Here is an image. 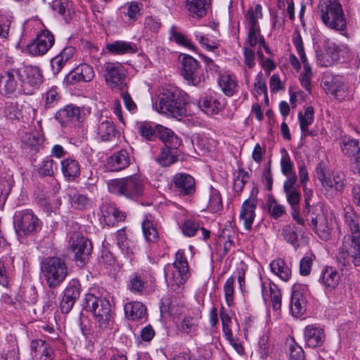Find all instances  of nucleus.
<instances>
[{"label": "nucleus", "instance_id": "1", "mask_svg": "<svg viewBox=\"0 0 360 360\" xmlns=\"http://www.w3.org/2000/svg\"><path fill=\"white\" fill-rule=\"evenodd\" d=\"M345 234L337 255L338 264L346 269L360 266L359 217L352 207L344 210Z\"/></svg>", "mask_w": 360, "mask_h": 360}, {"label": "nucleus", "instance_id": "2", "mask_svg": "<svg viewBox=\"0 0 360 360\" xmlns=\"http://www.w3.org/2000/svg\"><path fill=\"white\" fill-rule=\"evenodd\" d=\"M110 193L135 200L141 197L145 191L146 180L134 174L124 178L111 179L107 183Z\"/></svg>", "mask_w": 360, "mask_h": 360}, {"label": "nucleus", "instance_id": "3", "mask_svg": "<svg viewBox=\"0 0 360 360\" xmlns=\"http://www.w3.org/2000/svg\"><path fill=\"white\" fill-rule=\"evenodd\" d=\"M82 306L86 311L93 314L97 327L99 329L98 333L110 328L112 310L111 304L108 300L89 293L85 295Z\"/></svg>", "mask_w": 360, "mask_h": 360}, {"label": "nucleus", "instance_id": "4", "mask_svg": "<svg viewBox=\"0 0 360 360\" xmlns=\"http://www.w3.org/2000/svg\"><path fill=\"white\" fill-rule=\"evenodd\" d=\"M165 274L168 288L172 291L180 292L190 276L188 262L182 250L176 252L173 264L166 267Z\"/></svg>", "mask_w": 360, "mask_h": 360}, {"label": "nucleus", "instance_id": "5", "mask_svg": "<svg viewBox=\"0 0 360 360\" xmlns=\"http://www.w3.org/2000/svg\"><path fill=\"white\" fill-rule=\"evenodd\" d=\"M41 271L50 288L59 286L68 276L65 261L59 257H48L41 264Z\"/></svg>", "mask_w": 360, "mask_h": 360}, {"label": "nucleus", "instance_id": "6", "mask_svg": "<svg viewBox=\"0 0 360 360\" xmlns=\"http://www.w3.org/2000/svg\"><path fill=\"white\" fill-rule=\"evenodd\" d=\"M155 108L160 113L178 119L186 115V103L183 98L169 91L160 95L158 103H155Z\"/></svg>", "mask_w": 360, "mask_h": 360}, {"label": "nucleus", "instance_id": "7", "mask_svg": "<svg viewBox=\"0 0 360 360\" xmlns=\"http://www.w3.org/2000/svg\"><path fill=\"white\" fill-rule=\"evenodd\" d=\"M13 225L18 236H26L37 232L41 221L31 210H23L15 212Z\"/></svg>", "mask_w": 360, "mask_h": 360}, {"label": "nucleus", "instance_id": "8", "mask_svg": "<svg viewBox=\"0 0 360 360\" xmlns=\"http://www.w3.org/2000/svg\"><path fill=\"white\" fill-rule=\"evenodd\" d=\"M101 70L107 85L112 89L121 90L125 85L127 71L118 62H105Z\"/></svg>", "mask_w": 360, "mask_h": 360}, {"label": "nucleus", "instance_id": "9", "mask_svg": "<svg viewBox=\"0 0 360 360\" xmlns=\"http://www.w3.org/2000/svg\"><path fill=\"white\" fill-rule=\"evenodd\" d=\"M310 225L321 239L328 240L330 238L333 220L328 217V212L322 207H316L313 210Z\"/></svg>", "mask_w": 360, "mask_h": 360}, {"label": "nucleus", "instance_id": "10", "mask_svg": "<svg viewBox=\"0 0 360 360\" xmlns=\"http://www.w3.org/2000/svg\"><path fill=\"white\" fill-rule=\"evenodd\" d=\"M55 38L51 31L44 27L39 31L34 39L27 45V51L34 56L45 55L53 46Z\"/></svg>", "mask_w": 360, "mask_h": 360}, {"label": "nucleus", "instance_id": "11", "mask_svg": "<svg viewBox=\"0 0 360 360\" xmlns=\"http://www.w3.org/2000/svg\"><path fill=\"white\" fill-rule=\"evenodd\" d=\"M323 83L326 93L333 95L336 99L342 101L349 98V86L342 77L326 75Z\"/></svg>", "mask_w": 360, "mask_h": 360}, {"label": "nucleus", "instance_id": "12", "mask_svg": "<svg viewBox=\"0 0 360 360\" xmlns=\"http://www.w3.org/2000/svg\"><path fill=\"white\" fill-rule=\"evenodd\" d=\"M319 8L323 22H338L345 20L342 6L338 0H320Z\"/></svg>", "mask_w": 360, "mask_h": 360}, {"label": "nucleus", "instance_id": "13", "mask_svg": "<svg viewBox=\"0 0 360 360\" xmlns=\"http://www.w3.org/2000/svg\"><path fill=\"white\" fill-rule=\"evenodd\" d=\"M70 246L75 253L77 261L82 264L86 261L91 252V242L79 233H74L70 240Z\"/></svg>", "mask_w": 360, "mask_h": 360}, {"label": "nucleus", "instance_id": "14", "mask_svg": "<svg viewBox=\"0 0 360 360\" xmlns=\"http://www.w3.org/2000/svg\"><path fill=\"white\" fill-rule=\"evenodd\" d=\"M257 205V198L252 193L250 198L246 199L241 205L239 220L242 222L245 229L247 231H250L252 229V225L256 217Z\"/></svg>", "mask_w": 360, "mask_h": 360}, {"label": "nucleus", "instance_id": "15", "mask_svg": "<svg viewBox=\"0 0 360 360\" xmlns=\"http://www.w3.org/2000/svg\"><path fill=\"white\" fill-rule=\"evenodd\" d=\"M22 87L18 68H10L0 74V92L12 94Z\"/></svg>", "mask_w": 360, "mask_h": 360}, {"label": "nucleus", "instance_id": "16", "mask_svg": "<svg viewBox=\"0 0 360 360\" xmlns=\"http://www.w3.org/2000/svg\"><path fill=\"white\" fill-rule=\"evenodd\" d=\"M21 86L38 88L43 82L41 70L37 66L25 65L18 68Z\"/></svg>", "mask_w": 360, "mask_h": 360}, {"label": "nucleus", "instance_id": "17", "mask_svg": "<svg viewBox=\"0 0 360 360\" xmlns=\"http://www.w3.org/2000/svg\"><path fill=\"white\" fill-rule=\"evenodd\" d=\"M95 76L93 68L86 63H82L68 74L64 82L69 85H73L80 82H90Z\"/></svg>", "mask_w": 360, "mask_h": 360}, {"label": "nucleus", "instance_id": "18", "mask_svg": "<svg viewBox=\"0 0 360 360\" xmlns=\"http://www.w3.org/2000/svg\"><path fill=\"white\" fill-rule=\"evenodd\" d=\"M306 292V285L298 283L293 285L290 302V310L293 315L300 316L305 311L307 304Z\"/></svg>", "mask_w": 360, "mask_h": 360}, {"label": "nucleus", "instance_id": "19", "mask_svg": "<svg viewBox=\"0 0 360 360\" xmlns=\"http://www.w3.org/2000/svg\"><path fill=\"white\" fill-rule=\"evenodd\" d=\"M175 191L180 195H191L195 192V180L189 174L178 173L172 179Z\"/></svg>", "mask_w": 360, "mask_h": 360}, {"label": "nucleus", "instance_id": "20", "mask_svg": "<svg viewBox=\"0 0 360 360\" xmlns=\"http://www.w3.org/2000/svg\"><path fill=\"white\" fill-rule=\"evenodd\" d=\"M317 176L323 188L327 191H341L345 186V178L342 173H336L333 178L328 177L322 168H317Z\"/></svg>", "mask_w": 360, "mask_h": 360}, {"label": "nucleus", "instance_id": "21", "mask_svg": "<svg viewBox=\"0 0 360 360\" xmlns=\"http://www.w3.org/2000/svg\"><path fill=\"white\" fill-rule=\"evenodd\" d=\"M212 0H185V7L195 20L205 17L211 8Z\"/></svg>", "mask_w": 360, "mask_h": 360}, {"label": "nucleus", "instance_id": "22", "mask_svg": "<svg viewBox=\"0 0 360 360\" xmlns=\"http://www.w3.org/2000/svg\"><path fill=\"white\" fill-rule=\"evenodd\" d=\"M182 75L188 82L193 86H197L200 82L197 77L196 71L198 68V61L189 55H183L182 58Z\"/></svg>", "mask_w": 360, "mask_h": 360}, {"label": "nucleus", "instance_id": "23", "mask_svg": "<svg viewBox=\"0 0 360 360\" xmlns=\"http://www.w3.org/2000/svg\"><path fill=\"white\" fill-rule=\"evenodd\" d=\"M56 118L62 126L70 124H77L80 122L81 111L78 107L72 105H67L56 113Z\"/></svg>", "mask_w": 360, "mask_h": 360}, {"label": "nucleus", "instance_id": "24", "mask_svg": "<svg viewBox=\"0 0 360 360\" xmlns=\"http://www.w3.org/2000/svg\"><path fill=\"white\" fill-rule=\"evenodd\" d=\"M31 354L37 360H53V351L44 340H32L30 345Z\"/></svg>", "mask_w": 360, "mask_h": 360}, {"label": "nucleus", "instance_id": "25", "mask_svg": "<svg viewBox=\"0 0 360 360\" xmlns=\"http://www.w3.org/2000/svg\"><path fill=\"white\" fill-rule=\"evenodd\" d=\"M101 212L100 220L108 226H114L124 218V215L112 204H103Z\"/></svg>", "mask_w": 360, "mask_h": 360}, {"label": "nucleus", "instance_id": "26", "mask_svg": "<svg viewBox=\"0 0 360 360\" xmlns=\"http://www.w3.org/2000/svg\"><path fill=\"white\" fill-rule=\"evenodd\" d=\"M61 172L65 179L75 181L80 176L79 161L72 157H68L60 162Z\"/></svg>", "mask_w": 360, "mask_h": 360}, {"label": "nucleus", "instance_id": "27", "mask_svg": "<svg viewBox=\"0 0 360 360\" xmlns=\"http://www.w3.org/2000/svg\"><path fill=\"white\" fill-rule=\"evenodd\" d=\"M262 292L265 302L271 299L274 309H279L281 307V293L276 285L272 282L262 283Z\"/></svg>", "mask_w": 360, "mask_h": 360}, {"label": "nucleus", "instance_id": "28", "mask_svg": "<svg viewBox=\"0 0 360 360\" xmlns=\"http://www.w3.org/2000/svg\"><path fill=\"white\" fill-rule=\"evenodd\" d=\"M130 163L129 153L127 150L122 149L108 158L107 165L112 171H120L127 168Z\"/></svg>", "mask_w": 360, "mask_h": 360}, {"label": "nucleus", "instance_id": "29", "mask_svg": "<svg viewBox=\"0 0 360 360\" xmlns=\"http://www.w3.org/2000/svg\"><path fill=\"white\" fill-rule=\"evenodd\" d=\"M340 276L339 272L333 267H326L321 273L319 281L328 291H332L339 284Z\"/></svg>", "mask_w": 360, "mask_h": 360}, {"label": "nucleus", "instance_id": "30", "mask_svg": "<svg viewBox=\"0 0 360 360\" xmlns=\"http://www.w3.org/2000/svg\"><path fill=\"white\" fill-rule=\"evenodd\" d=\"M304 339L309 347H316L321 345L325 340L323 330L315 326H308L304 330Z\"/></svg>", "mask_w": 360, "mask_h": 360}, {"label": "nucleus", "instance_id": "31", "mask_svg": "<svg viewBox=\"0 0 360 360\" xmlns=\"http://www.w3.org/2000/svg\"><path fill=\"white\" fill-rule=\"evenodd\" d=\"M116 134V129L113 122L108 119H101L96 128V134L101 141H111Z\"/></svg>", "mask_w": 360, "mask_h": 360}, {"label": "nucleus", "instance_id": "32", "mask_svg": "<svg viewBox=\"0 0 360 360\" xmlns=\"http://www.w3.org/2000/svg\"><path fill=\"white\" fill-rule=\"evenodd\" d=\"M177 148L168 146L163 148L156 158V162L162 167H169L176 162L180 155V152L177 150Z\"/></svg>", "mask_w": 360, "mask_h": 360}, {"label": "nucleus", "instance_id": "33", "mask_svg": "<svg viewBox=\"0 0 360 360\" xmlns=\"http://www.w3.org/2000/svg\"><path fill=\"white\" fill-rule=\"evenodd\" d=\"M14 269L13 258L4 256L0 259V285L8 287Z\"/></svg>", "mask_w": 360, "mask_h": 360}, {"label": "nucleus", "instance_id": "34", "mask_svg": "<svg viewBox=\"0 0 360 360\" xmlns=\"http://www.w3.org/2000/svg\"><path fill=\"white\" fill-rule=\"evenodd\" d=\"M124 313L129 319L141 320L146 316V308L141 302H130L125 304Z\"/></svg>", "mask_w": 360, "mask_h": 360}, {"label": "nucleus", "instance_id": "35", "mask_svg": "<svg viewBox=\"0 0 360 360\" xmlns=\"http://www.w3.org/2000/svg\"><path fill=\"white\" fill-rule=\"evenodd\" d=\"M199 108L205 112V113L212 115L217 114L223 109L224 104L222 101L213 96H205L199 102Z\"/></svg>", "mask_w": 360, "mask_h": 360}, {"label": "nucleus", "instance_id": "36", "mask_svg": "<svg viewBox=\"0 0 360 360\" xmlns=\"http://www.w3.org/2000/svg\"><path fill=\"white\" fill-rule=\"evenodd\" d=\"M271 271L283 281H288L291 277V269L286 262L280 258L270 263Z\"/></svg>", "mask_w": 360, "mask_h": 360}, {"label": "nucleus", "instance_id": "37", "mask_svg": "<svg viewBox=\"0 0 360 360\" xmlns=\"http://www.w3.org/2000/svg\"><path fill=\"white\" fill-rule=\"evenodd\" d=\"M106 49L110 53L117 55L134 53L137 51L134 44L124 41H116L108 44Z\"/></svg>", "mask_w": 360, "mask_h": 360}, {"label": "nucleus", "instance_id": "38", "mask_svg": "<svg viewBox=\"0 0 360 360\" xmlns=\"http://www.w3.org/2000/svg\"><path fill=\"white\" fill-rule=\"evenodd\" d=\"M157 131L165 147H179L181 145V140L171 129L158 125Z\"/></svg>", "mask_w": 360, "mask_h": 360}, {"label": "nucleus", "instance_id": "39", "mask_svg": "<svg viewBox=\"0 0 360 360\" xmlns=\"http://www.w3.org/2000/svg\"><path fill=\"white\" fill-rule=\"evenodd\" d=\"M218 83L222 91L228 96H233L238 86L236 77L227 74L221 75L218 79Z\"/></svg>", "mask_w": 360, "mask_h": 360}, {"label": "nucleus", "instance_id": "40", "mask_svg": "<svg viewBox=\"0 0 360 360\" xmlns=\"http://www.w3.org/2000/svg\"><path fill=\"white\" fill-rule=\"evenodd\" d=\"M179 330L181 333L191 337L196 335L198 330V319L190 316H184L180 323Z\"/></svg>", "mask_w": 360, "mask_h": 360}, {"label": "nucleus", "instance_id": "41", "mask_svg": "<svg viewBox=\"0 0 360 360\" xmlns=\"http://www.w3.org/2000/svg\"><path fill=\"white\" fill-rule=\"evenodd\" d=\"M44 140L43 134L39 131L26 132L21 136L22 142L28 148L37 150Z\"/></svg>", "mask_w": 360, "mask_h": 360}, {"label": "nucleus", "instance_id": "42", "mask_svg": "<svg viewBox=\"0 0 360 360\" xmlns=\"http://www.w3.org/2000/svg\"><path fill=\"white\" fill-rule=\"evenodd\" d=\"M342 153L348 157L354 156L360 150V142L353 138H344L340 143Z\"/></svg>", "mask_w": 360, "mask_h": 360}, {"label": "nucleus", "instance_id": "43", "mask_svg": "<svg viewBox=\"0 0 360 360\" xmlns=\"http://www.w3.org/2000/svg\"><path fill=\"white\" fill-rule=\"evenodd\" d=\"M115 237L117 246L124 255L129 256L133 254L132 244L128 240L124 229L118 230L115 233Z\"/></svg>", "mask_w": 360, "mask_h": 360}, {"label": "nucleus", "instance_id": "44", "mask_svg": "<svg viewBox=\"0 0 360 360\" xmlns=\"http://www.w3.org/2000/svg\"><path fill=\"white\" fill-rule=\"evenodd\" d=\"M302 232V229L294 224H287L282 229L284 239L294 247L297 245L298 235Z\"/></svg>", "mask_w": 360, "mask_h": 360}, {"label": "nucleus", "instance_id": "45", "mask_svg": "<svg viewBox=\"0 0 360 360\" xmlns=\"http://www.w3.org/2000/svg\"><path fill=\"white\" fill-rule=\"evenodd\" d=\"M300 129L304 135L309 134V126L314 122V108L311 106L306 108L304 114L302 112L298 113Z\"/></svg>", "mask_w": 360, "mask_h": 360}, {"label": "nucleus", "instance_id": "46", "mask_svg": "<svg viewBox=\"0 0 360 360\" xmlns=\"http://www.w3.org/2000/svg\"><path fill=\"white\" fill-rule=\"evenodd\" d=\"M69 200L72 207L76 209H86L91 206V200L86 195L75 192L69 194Z\"/></svg>", "mask_w": 360, "mask_h": 360}, {"label": "nucleus", "instance_id": "47", "mask_svg": "<svg viewBox=\"0 0 360 360\" xmlns=\"http://www.w3.org/2000/svg\"><path fill=\"white\" fill-rule=\"evenodd\" d=\"M142 231L147 241L154 243L158 240L159 237L158 229L148 219L142 222Z\"/></svg>", "mask_w": 360, "mask_h": 360}, {"label": "nucleus", "instance_id": "48", "mask_svg": "<svg viewBox=\"0 0 360 360\" xmlns=\"http://www.w3.org/2000/svg\"><path fill=\"white\" fill-rule=\"evenodd\" d=\"M281 167L283 174L285 176L296 175L293 162L291 161L290 158L285 148H282L281 150Z\"/></svg>", "mask_w": 360, "mask_h": 360}, {"label": "nucleus", "instance_id": "49", "mask_svg": "<svg viewBox=\"0 0 360 360\" xmlns=\"http://www.w3.org/2000/svg\"><path fill=\"white\" fill-rule=\"evenodd\" d=\"M223 204L221 195L217 189L210 188V200L208 202V208L212 212H218L222 210Z\"/></svg>", "mask_w": 360, "mask_h": 360}, {"label": "nucleus", "instance_id": "50", "mask_svg": "<svg viewBox=\"0 0 360 360\" xmlns=\"http://www.w3.org/2000/svg\"><path fill=\"white\" fill-rule=\"evenodd\" d=\"M169 40L176 42L180 46H183L188 49L193 50L195 46L187 39L182 33L177 32L175 27H172L170 31Z\"/></svg>", "mask_w": 360, "mask_h": 360}, {"label": "nucleus", "instance_id": "51", "mask_svg": "<svg viewBox=\"0 0 360 360\" xmlns=\"http://www.w3.org/2000/svg\"><path fill=\"white\" fill-rule=\"evenodd\" d=\"M268 212L271 217L276 219L285 213V207L279 204L273 197L267 200Z\"/></svg>", "mask_w": 360, "mask_h": 360}, {"label": "nucleus", "instance_id": "52", "mask_svg": "<svg viewBox=\"0 0 360 360\" xmlns=\"http://www.w3.org/2000/svg\"><path fill=\"white\" fill-rule=\"evenodd\" d=\"M303 64V72L300 75V82L302 86L308 91H311V79L313 77V72L311 70V68L307 60L304 62H302Z\"/></svg>", "mask_w": 360, "mask_h": 360}, {"label": "nucleus", "instance_id": "53", "mask_svg": "<svg viewBox=\"0 0 360 360\" xmlns=\"http://www.w3.org/2000/svg\"><path fill=\"white\" fill-rule=\"evenodd\" d=\"M64 295L75 302L80 295V284L79 281L76 280L70 281L64 290Z\"/></svg>", "mask_w": 360, "mask_h": 360}, {"label": "nucleus", "instance_id": "54", "mask_svg": "<svg viewBox=\"0 0 360 360\" xmlns=\"http://www.w3.org/2000/svg\"><path fill=\"white\" fill-rule=\"evenodd\" d=\"M60 96L58 88L54 86L50 88L45 94V107L46 108L55 107L60 101Z\"/></svg>", "mask_w": 360, "mask_h": 360}, {"label": "nucleus", "instance_id": "55", "mask_svg": "<svg viewBox=\"0 0 360 360\" xmlns=\"http://www.w3.org/2000/svg\"><path fill=\"white\" fill-rule=\"evenodd\" d=\"M263 37L260 34V29L257 24H251L249 30L246 42L250 46H254L257 43H260V38Z\"/></svg>", "mask_w": 360, "mask_h": 360}, {"label": "nucleus", "instance_id": "56", "mask_svg": "<svg viewBox=\"0 0 360 360\" xmlns=\"http://www.w3.org/2000/svg\"><path fill=\"white\" fill-rule=\"evenodd\" d=\"M235 278L233 276L229 277L225 282L224 285V292L226 299V302L228 306H231L233 303L234 299V288Z\"/></svg>", "mask_w": 360, "mask_h": 360}, {"label": "nucleus", "instance_id": "57", "mask_svg": "<svg viewBox=\"0 0 360 360\" xmlns=\"http://www.w3.org/2000/svg\"><path fill=\"white\" fill-rule=\"evenodd\" d=\"M316 257L313 254H308L305 255L300 262V273L302 276H308L309 275L313 262L315 259Z\"/></svg>", "mask_w": 360, "mask_h": 360}, {"label": "nucleus", "instance_id": "58", "mask_svg": "<svg viewBox=\"0 0 360 360\" xmlns=\"http://www.w3.org/2000/svg\"><path fill=\"white\" fill-rule=\"evenodd\" d=\"M138 130L141 136L148 141H153L158 136L157 129H153L148 123H141Z\"/></svg>", "mask_w": 360, "mask_h": 360}, {"label": "nucleus", "instance_id": "59", "mask_svg": "<svg viewBox=\"0 0 360 360\" xmlns=\"http://www.w3.org/2000/svg\"><path fill=\"white\" fill-rule=\"evenodd\" d=\"M123 12L127 14L130 20H136L140 16V7L136 2H131L125 4L123 7Z\"/></svg>", "mask_w": 360, "mask_h": 360}, {"label": "nucleus", "instance_id": "60", "mask_svg": "<svg viewBox=\"0 0 360 360\" xmlns=\"http://www.w3.org/2000/svg\"><path fill=\"white\" fill-rule=\"evenodd\" d=\"M263 17L262 6L257 4L251 6L247 12L246 18L250 22H257Z\"/></svg>", "mask_w": 360, "mask_h": 360}, {"label": "nucleus", "instance_id": "61", "mask_svg": "<svg viewBox=\"0 0 360 360\" xmlns=\"http://www.w3.org/2000/svg\"><path fill=\"white\" fill-rule=\"evenodd\" d=\"M290 360H304V351L293 340L289 343Z\"/></svg>", "mask_w": 360, "mask_h": 360}, {"label": "nucleus", "instance_id": "62", "mask_svg": "<svg viewBox=\"0 0 360 360\" xmlns=\"http://www.w3.org/2000/svg\"><path fill=\"white\" fill-rule=\"evenodd\" d=\"M255 90L258 95L264 94L267 96V86L266 79L262 72H259L255 78Z\"/></svg>", "mask_w": 360, "mask_h": 360}, {"label": "nucleus", "instance_id": "63", "mask_svg": "<svg viewBox=\"0 0 360 360\" xmlns=\"http://www.w3.org/2000/svg\"><path fill=\"white\" fill-rule=\"evenodd\" d=\"M200 225L192 220H186L182 226L183 233L188 237L193 236L195 233L200 229Z\"/></svg>", "mask_w": 360, "mask_h": 360}, {"label": "nucleus", "instance_id": "64", "mask_svg": "<svg viewBox=\"0 0 360 360\" xmlns=\"http://www.w3.org/2000/svg\"><path fill=\"white\" fill-rule=\"evenodd\" d=\"M129 288L131 291L140 292L144 288V281L139 275H134L129 281Z\"/></svg>", "mask_w": 360, "mask_h": 360}]
</instances>
